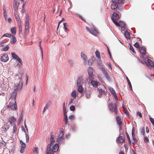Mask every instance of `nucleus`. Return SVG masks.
Instances as JSON below:
<instances>
[{
  "mask_svg": "<svg viewBox=\"0 0 154 154\" xmlns=\"http://www.w3.org/2000/svg\"><path fill=\"white\" fill-rule=\"evenodd\" d=\"M22 87V83H20L17 86H16L14 87V91H20Z\"/></svg>",
  "mask_w": 154,
  "mask_h": 154,
  "instance_id": "nucleus-10",
  "label": "nucleus"
},
{
  "mask_svg": "<svg viewBox=\"0 0 154 154\" xmlns=\"http://www.w3.org/2000/svg\"><path fill=\"white\" fill-rule=\"evenodd\" d=\"M112 4L111 5V9L113 10L116 9L118 7V4L116 2V0H111Z\"/></svg>",
  "mask_w": 154,
  "mask_h": 154,
  "instance_id": "nucleus-5",
  "label": "nucleus"
},
{
  "mask_svg": "<svg viewBox=\"0 0 154 154\" xmlns=\"http://www.w3.org/2000/svg\"><path fill=\"white\" fill-rule=\"evenodd\" d=\"M14 16L17 23H18H18L20 25V23H21V20L20 18L19 17V15L17 12H15L14 13Z\"/></svg>",
  "mask_w": 154,
  "mask_h": 154,
  "instance_id": "nucleus-14",
  "label": "nucleus"
},
{
  "mask_svg": "<svg viewBox=\"0 0 154 154\" xmlns=\"http://www.w3.org/2000/svg\"><path fill=\"white\" fill-rule=\"evenodd\" d=\"M106 91V87L104 86H102L99 87L98 89V97H100L102 95H105Z\"/></svg>",
  "mask_w": 154,
  "mask_h": 154,
  "instance_id": "nucleus-3",
  "label": "nucleus"
},
{
  "mask_svg": "<svg viewBox=\"0 0 154 154\" xmlns=\"http://www.w3.org/2000/svg\"><path fill=\"white\" fill-rule=\"evenodd\" d=\"M71 96L73 97L74 98H75L77 96L76 93V91L75 90L73 91L71 93Z\"/></svg>",
  "mask_w": 154,
  "mask_h": 154,
  "instance_id": "nucleus-33",
  "label": "nucleus"
},
{
  "mask_svg": "<svg viewBox=\"0 0 154 154\" xmlns=\"http://www.w3.org/2000/svg\"><path fill=\"white\" fill-rule=\"evenodd\" d=\"M125 112L127 116H129L128 112L127 109H126L125 110Z\"/></svg>",
  "mask_w": 154,
  "mask_h": 154,
  "instance_id": "nucleus-64",
  "label": "nucleus"
},
{
  "mask_svg": "<svg viewBox=\"0 0 154 154\" xmlns=\"http://www.w3.org/2000/svg\"><path fill=\"white\" fill-rule=\"evenodd\" d=\"M109 108L111 112L114 113L116 116H119V112L116 103L112 104V103L109 104Z\"/></svg>",
  "mask_w": 154,
  "mask_h": 154,
  "instance_id": "nucleus-2",
  "label": "nucleus"
},
{
  "mask_svg": "<svg viewBox=\"0 0 154 154\" xmlns=\"http://www.w3.org/2000/svg\"><path fill=\"white\" fill-rule=\"evenodd\" d=\"M11 37H12V39L10 41V42L11 44H14L16 43V38L13 35L11 36Z\"/></svg>",
  "mask_w": 154,
  "mask_h": 154,
  "instance_id": "nucleus-28",
  "label": "nucleus"
},
{
  "mask_svg": "<svg viewBox=\"0 0 154 154\" xmlns=\"http://www.w3.org/2000/svg\"><path fill=\"white\" fill-rule=\"evenodd\" d=\"M137 116L139 118H140L142 117V116L141 113L138 112L137 113Z\"/></svg>",
  "mask_w": 154,
  "mask_h": 154,
  "instance_id": "nucleus-48",
  "label": "nucleus"
},
{
  "mask_svg": "<svg viewBox=\"0 0 154 154\" xmlns=\"http://www.w3.org/2000/svg\"><path fill=\"white\" fill-rule=\"evenodd\" d=\"M70 109L71 110L74 111L75 109V108L74 106H72L70 107Z\"/></svg>",
  "mask_w": 154,
  "mask_h": 154,
  "instance_id": "nucleus-53",
  "label": "nucleus"
},
{
  "mask_svg": "<svg viewBox=\"0 0 154 154\" xmlns=\"http://www.w3.org/2000/svg\"><path fill=\"white\" fill-rule=\"evenodd\" d=\"M134 46L136 48H140V45L138 42H136L134 44Z\"/></svg>",
  "mask_w": 154,
  "mask_h": 154,
  "instance_id": "nucleus-50",
  "label": "nucleus"
},
{
  "mask_svg": "<svg viewBox=\"0 0 154 154\" xmlns=\"http://www.w3.org/2000/svg\"><path fill=\"white\" fill-rule=\"evenodd\" d=\"M124 35L125 37L127 39H130V35L128 32L127 31L124 32Z\"/></svg>",
  "mask_w": 154,
  "mask_h": 154,
  "instance_id": "nucleus-31",
  "label": "nucleus"
},
{
  "mask_svg": "<svg viewBox=\"0 0 154 154\" xmlns=\"http://www.w3.org/2000/svg\"><path fill=\"white\" fill-rule=\"evenodd\" d=\"M144 142L147 143L149 142V139L148 137L146 136H144Z\"/></svg>",
  "mask_w": 154,
  "mask_h": 154,
  "instance_id": "nucleus-38",
  "label": "nucleus"
},
{
  "mask_svg": "<svg viewBox=\"0 0 154 154\" xmlns=\"http://www.w3.org/2000/svg\"><path fill=\"white\" fill-rule=\"evenodd\" d=\"M12 57L14 58L17 60L20 64H22V61L18 56L15 53L12 52L11 53Z\"/></svg>",
  "mask_w": 154,
  "mask_h": 154,
  "instance_id": "nucleus-7",
  "label": "nucleus"
},
{
  "mask_svg": "<svg viewBox=\"0 0 154 154\" xmlns=\"http://www.w3.org/2000/svg\"><path fill=\"white\" fill-rule=\"evenodd\" d=\"M116 120L117 123L119 125L121 126L122 125V122L121 121V119L120 117L119 116L116 117Z\"/></svg>",
  "mask_w": 154,
  "mask_h": 154,
  "instance_id": "nucleus-27",
  "label": "nucleus"
},
{
  "mask_svg": "<svg viewBox=\"0 0 154 154\" xmlns=\"http://www.w3.org/2000/svg\"><path fill=\"white\" fill-rule=\"evenodd\" d=\"M16 120V119L15 117L11 116L8 119V122H9L10 124L12 123H14Z\"/></svg>",
  "mask_w": 154,
  "mask_h": 154,
  "instance_id": "nucleus-15",
  "label": "nucleus"
},
{
  "mask_svg": "<svg viewBox=\"0 0 154 154\" xmlns=\"http://www.w3.org/2000/svg\"><path fill=\"white\" fill-rule=\"evenodd\" d=\"M118 4H122L124 3V0H118Z\"/></svg>",
  "mask_w": 154,
  "mask_h": 154,
  "instance_id": "nucleus-51",
  "label": "nucleus"
},
{
  "mask_svg": "<svg viewBox=\"0 0 154 154\" xmlns=\"http://www.w3.org/2000/svg\"><path fill=\"white\" fill-rule=\"evenodd\" d=\"M126 136L127 138L128 141L129 142V143L130 145H131V141L130 140V137L129 136V135L128 134V133L127 132H126Z\"/></svg>",
  "mask_w": 154,
  "mask_h": 154,
  "instance_id": "nucleus-39",
  "label": "nucleus"
},
{
  "mask_svg": "<svg viewBox=\"0 0 154 154\" xmlns=\"http://www.w3.org/2000/svg\"><path fill=\"white\" fill-rule=\"evenodd\" d=\"M149 119L150 121H151V123L152 124V125H154V119L153 118H150Z\"/></svg>",
  "mask_w": 154,
  "mask_h": 154,
  "instance_id": "nucleus-58",
  "label": "nucleus"
},
{
  "mask_svg": "<svg viewBox=\"0 0 154 154\" xmlns=\"http://www.w3.org/2000/svg\"><path fill=\"white\" fill-rule=\"evenodd\" d=\"M135 131L134 129V127H133L132 131V136H135Z\"/></svg>",
  "mask_w": 154,
  "mask_h": 154,
  "instance_id": "nucleus-55",
  "label": "nucleus"
},
{
  "mask_svg": "<svg viewBox=\"0 0 154 154\" xmlns=\"http://www.w3.org/2000/svg\"><path fill=\"white\" fill-rule=\"evenodd\" d=\"M68 120V119L67 115H66L65 116H64L63 121L66 125L67 124Z\"/></svg>",
  "mask_w": 154,
  "mask_h": 154,
  "instance_id": "nucleus-37",
  "label": "nucleus"
},
{
  "mask_svg": "<svg viewBox=\"0 0 154 154\" xmlns=\"http://www.w3.org/2000/svg\"><path fill=\"white\" fill-rule=\"evenodd\" d=\"M64 130L63 128H60L59 133L58 134V138H62L64 135Z\"/></svg>",
  "mask_w": 154,
  "mask_h": 154,
  "instance_id": "nucleus-13",
  "label": "nucleus"
},
{
  "mask_svg": "<svg viewBox=\"0 0 154 154\" xmlns=\"http://www.w3.org/2000/svg\"><path fill=\"white\" fill-rule=\"evenodd\" d=\"M11 34H8V33H6L4 34L1 37V38H3V37H10L11 36Z\"/></svg>",
  "mask_w": 154,
  "mask_h": 154,
  "instance_id": "nucleus-36",
  "label": "nucleus"
},
{
  "mask_svg": "<svg viewBox=\"0 0 154 154\" xmlns=\"http://www.w3.org/2000/svg\"><path fill=\"white\" fill-rule=\"evenodd\" d=\"M13 132L14 133H16L17 131V128L16 126V124L15 123H14V124L13 125Z\"/></svg>",
  "mask_w": 154,
  "mask_h": 154,
  "instance_id": "nucleus-44",
  "label": "nucleus"
},
{
  "mask_svg": "<svg viewBox=\"0 0 154 154\" xmlns=\"http://www.w3.org/2000/svg\"><path fill=\"white\" fill-rule=\"evenodd\" d=\"M9 125L8 124L6 123L2 127V129L5 131H6L9 128Z\"/></svg>",
  "mask_w": 154,
  "mask_h": 154,
  "instance_id": "nucleus-26",
  "label": "nucleus"
},
{
  "mask_svg": "<svg viewBox=\"0 0 154 154\" xmlns=\"http://www.w3.org/2000/svg\"><path fill=\"white\" fill-rule=\"evenodd\" d=\"M69 119L71 120H72L74 119V116L73 115H71L69 116Z\"/></svg>",
  "mask_w": 154,
  "mask_h": 154,
  "instance_id": "nucleus-57",
  "label": "nucleus"
},
{
  "mask_svg": "<svg viewBox=\"0 0 154 154\" xmlns=\"http://www.w3.org/2000/svg\"><path fill=\"white\" fill-rule=\"evenodd\" d=\"M8 58L7 54H4L2 56L1 59L2 61L6 62L8 60Z\"/></svg>",
  "mask_w": 154,
  "mask_h": 154,
  "instance_id": "nucleus-6",
  "label": "nucleus"
},
{
  "mask_svg": "<svg viewBox=\"0 0 154 154\" xmlns=\"http://www.w3.org/2000/svg\"><path fill=\"white\" fill-rule=\"evenodd\" d=\"M88 72L90 79H92L94 78L93 75V69L91 67H89L88 69Z\"/></svg>",
  "mask_w": 154,
  "mask_h": 154,
  "instance_id": "nucleus-8",
  "label": "nucleus"
},
{
  "mask_svg": "<svg viewBox=\"0 0 154 154\" xmlns=\"http://www.w3.org/2000/svg\"><path fill=\"white\" fill-rule=\"evenodd\" d=\"M104 74L106 78H108V74L107 72L106 71H104Z\"/></svg>",
  "mask_w": 154,
  "mask_h": 154,
  "instance_id": "nucleus-63",
  "label": "nucleus"
},
{
  "mask_svg": "<svg viewBox=\"0 0 154 154\" xmlns=\"http://www.w3.org/2000/svg\"><path fill=\"white\" fill-rule=\"evenodd\" d=\"M126 80H127V82L128 83V85L129 86L130 89L131 90H132V86L131 85V82H130V81H129L128 78V77H126Z\"/></svg>",
  "mask_w": 154,
  "mask_h": 154,
  "instance_id": "nucleus-34",
  "label": "nucleus"
},
{
  "mask_svg": "<svg viewBox=\"0 0 154 154\" xmlns=\"http://www.w3.org/2000/svg\"><path fill=\"white\" fill-rule=\"evenodd\" d=\"M91 85L94 87H97L100 83L95 80H92L91 82Z\"/></svg>",
  "mask_w": 154,
  "mask_h": 154,
  "instance_id": "nucleus-16",
  "label": "nucleus"
},
{
  "mask_svg": "<svg viewBox=\"0 0 154 154\" xmlns=\"http://www.w3.org/2000/svg\"><path fill=\"white\" fill-rule=\"evenodd\" d=\"M81 58L84 60L85 64H86L87 60V56L84 53L82 52L81 54Z\"/></svg>",
  "mask_w": 154,
  "mask_h": 154,
  "instance_id": "nucleus-17",
  "label": "nucleus"
},
{
  "mask_svg": "<svg viewBox=\"0 0 154 154\" xmlns=\"http://www.w3.org/2000/svg\"><path fill=\"white\" fill-rule=\"evenodd\" d=\"M77 90L78 92L82 93L84 91V88L82 87V85H77Z\"/></svg>",
  "mask_w": 154,
  "mask_h": 154,
  "instance_id": "nucleus-22",
  "label": "nucleus"
},
{
  "mask_svg": "<svg viewBox=\"0 0 154 154\" xmlns=\"http://www.w3.org/2000/svg\"><path fill=\"white\" fill-rule=\"evenodd\" d=\"M6 43L4 41H2L0 42V47H3L4 46V44Z\"/></svg>",
  "mask_w": 154,
  "mask_h": 154,
  "instance_id": "nucleus-43",
  "label": "nucleus"
},
{
  "mask_svg": "<svg viewBox=\"0 0 154 154\" xmlns=\"http://www.w3.org/2000/svg\"><path fill=\"white\" fill-rule=\"evenodd\" d=\"M11 33L13 35H15L16 32V29L15 27H12L11 28Z\"/></svg>",
  "mask_w": 154,
  "mask_h": 154,
  "instance_id": "nucleus-30",
  "label": "nucleus"
},
{
  "mask_svg": "<svg viewBox=\"0 0 154 154\" xmlns=\"http://www.w3.org/2000/svg\"><path fill=\"white\" fill-rule=\"evenodd\" d=\"M129 45H130L129 48H130V50L131 51H132V52H133V53H132V54L135 53V52L134 51V49L133 46L131 45H130V44H129Z\"/></svg>",
  "mask_w": 154,
  "mask_h": 154,
  "instance_id": "nucleus-41",
  "label": "nucleus"
},
{
  "mask_svg": "<svg viewBox=\"0 0 154 154\" xmlns=\"http://www.w3.org/2000/svg\"><path fill=\"white\" fill-rule=\"evenodd\" d=\"M64 27V29H65V31L66 32V31L68 29L67 28V25L66 24V23H63Z\"/></svg>",
  "mask_w": 154,
  "mask_h": 154,
  "instance_id": "nucleus-46",
  "label": "nucleus"
},
{
  "mask_svg": "<svg viewBox=\"0 0 154 154\" xmlns=\"http://www.w3.org/2000/svg\"><path fill=\"white\" fill-rule=\"evenodd\" d=\"M119 27H122V26H125V23H124L123 22H122V21H120L119 22Z\"/></svg>",
  "mask_w": 154,
  "mask_h": 154,
  "instance_id": "nucleus-42",
  "label": "nucleus"
},
{
  "mask_svg": "<svg viewBox=\"0 0 154 154\" xmlns=\"http://www.w3.org/2000/svg\"><path fill=\"white\" fill-rule=\"evenodd\" d=\"M29 16L27 15L26 17L25 25H29Z\"/></svg>",
  "mask_w": 154,
  "mask_h": 154,
  "instance_id": "nucleus-35",
  "label": "nucleus"
},
{
  "mask_svg": "<svg viewBox=\"0 0 154 154\" xmlns=\"http://www.w3.org/2000/svg\"><path fill=\"white\" fill-rule=\"evenodd\" d=\"M9 49V45H7L5 47L3 48L2 50L4 51H6L8 50Z\"/></svg>",
  "mask_w": 154,
  "mask_h": 154,
  "instance_id": "nucleus-40",
  "label": "nucleus"
},
{
  "mask_svg": "<svg viewBox=\"0 0 154 154\" xmlns=\"http://www.w3.org/2000/svg\"><path fill=\"white\" fill-rule=\"evenodd\" d=\"M148 66H149L154 67V63L150 59H148L147 60Z\"/></svg>",
  "mask_w": 154,
  "mask_h": 154,
  "instance_id": "nucleus-23",
  "label": "nucleus"
},
{
  "mask_svg": "<svg viewBox=\"0 0 154 154\" xmlns=\"http://www.w3.org/2000/svg\"><path fill=\"white\" fill-rule=\"evenodd\" d=\"M121 29L122 31H123L124 32L127 31V30L125 29V26H122L121 27Z\"/></svg>",
  "mask_w": 154,
  "mask_h": 154,
  "instance_id": "nucleus-62",
  "label": "nucleus"
},
{
  "mask_svg": "<svg viewBox=\"0 0 154 154\" xmlns=\"http://www.w3.org/2000/svg\"><path fill=\"white\" fill-rule=\"evenodd\" d=\"M86 97L87 98H89L90 96V94L89 92H87L85 94Z\"/></svg>",
  "mask_w": 154,
  "mask_h": 154,
  "instance_id": "nucleus-56",
  "label": "nucleus"
},
{
  "mask_svg": "<svg viewBox=\"0 0 154 154\" xmlns=\"http://www.w3.org/2000/svg\"><path fill=\"white\" fill-rule=\"evenodd\" d=\"M18 25L19 26V32L20 33H22V27L21 26V23H20V24H19L18 23Z\"/></svg>",
  "mask_w": 154,
  "mask_h": 154,
  "instance_id": "nucleus-52",
  "label": "nucleus"
},
{
  "mask_svg": "<svg viewBox=\"0 0 154 154\" xmlns=\"http://www.w3.org/2000/svg\"><path fill=\"white\" fill-rule=\"evenodd\" d=\"M23 115H22L21 114L20 115V118L19 119V120H18V122H19V123H20L21 119H22L23 118Z\"/></svg>",
  "mask_w": 154,
  "mask_h": 154,
  "instance_id": "nucleus-60",
  "label": "nucleus"
},
{
  "mask_svg": "<svg viewBox=\"0 0 154 154\" xmlns=\"http://www.w3.org/2000/svg\"><path fill=\"white\" fill-rule=\"evenodd\" d=\"M118 143H122L125 141L124 137L122 136H120L117 139Z\"/></svg>",
  "mask_w": 154,
  "mask_h": 154,
  "instance_id": "nucleus-18",
  "label": "nucleus"
},
{
  "mask_svg": "<svg viewBox=\"0 0 154 154\" xmlns=\"http://www.w3.org/2000/svg\"><path fill=\"white\" fill-rule=\"evenodd\" d=\"M111 18L112 20H117L119 18V17L117 13L114 12L112 15Z\"/></svg>",
  "mask_w": 154,
  "mask_h": 154,
  "instance_id": "nucleus-12",
  "label": "nucleus"
},
{
  "mask_svg": "<svg viewBox=\"0 0 154 154\" xmlns=\"http://www.w3.org/2000/svg\"><path fill=\"white\" fill-rule=\"evenodd\" d=\"M59 148V146L57 144H55L51 149L50 145H48L46 152V154H54V152H57Z\"/></svg>",
  "mask_w": 154,
  "mask_h": 154,
  "instance_id": "nucleus-1",
  "label": "nucleus"
},
{
  "mask_svg": "<svg viewBox=\"0 0 154 154\" xmlns=\"http://www.w3.org/2000/svg\"><path fill=\"white\" fill-rule=\"evenodd\" d=\"M83 84V77L80 76L79 77L77 80V85H82Z\"/></svg>",
  "mask_w": 154,
  "mask_h": 154,
  "instance_id": "nucleus-9",
  "label": "nucleus"
},
{
  "mask_svg": "<svg viewBox=\"0 0 154 154\" xmlns=\"http://www.w3.org/2000/svg\"><path fill=\"white\" fill-rule=\"evenodd\" d=\"M25 35H28L29 32V25H25Z\"/></svg>",
  "mask_w": 154,
  "mask_h": 154,
  "instance_id": "nucleus-21",
  "label": "nucleus"
},
{
  "mask_svg": "<svg viewBox=\"0 0 154 154\" xmlns=\"http://www.w3.org/2000/svg\"><path fill=\"white\" fill-rule=\"evenodd\" d=\"M95 54L97 58V60L99 62L101 60L100 57V52L98 51H96L95 52Z\"/></svg>",
  "mask_w": 154,
  "mask_h": 154,
  "instance_id": "nucleus-20",
  "label": "nucleus"
},
{
  "mask_svg": "<svg viewBox=\"0 0 154 154\" xmlns=\"http://www.w3.org/2000/svg\"><path fill=\"white\" fill-rule=\"evenodd\" d=\"M95 60V57L94 56H91L88 60V64L89 65H91Z\"/></svg>",
  "mask_w": 154,
  "mask_h": 154,
  "instance_id": "nucleus-19",
  "label": "nucleus"
},
{
  "mask_svg": "<svg viewBox=\"0 0 154 154\" xmlns=\"http://www.w3.org/2000/svg\"><path fill=\"white\" fill-rule=\"evenodd\" d=\"M140 131L141 133L143 135H144L145 133L144 128H141L140 129Z\"/></svg>",
  "mask_w": 154,
  "mask_h": 154,
  "instance_id": "nucleus-45",
  "label": "nucleus"
},
{
  "mask_svg": "<svg viewBox=\"0 0 154 154\" xmlns=\"http://www.w3.org/2000/svg\"><path fill=\"white\" fill-rule=\"evenodd\" d=\"M26 142L28 143L29 142V137L27 134H26Z\"/></svg>",
  "mask_w": 154,
  "mask_h": 154,
  "instance_id": "nucleus-54",
  "label": "nucleus"
},
{
  "mask_svg": "<svg viewBox=\"0 0 154 154\" xmlns=\"http://www.w3.org/2000/svg\"><path fill=\"white\" fill-rule=\"evenodd\" d=\"M16 95V93L15 92H12L11 94V98L14 99V101H15V100Z\"/></svg>",
  "mask_w": 154,
  "mask_h": 154,
  "instance_id": "nucleus-32",
  "label": "nucleus"
},
{
  "mask_svg": "<svg viewBox=\"0 0 154 154\" xmlns=\"http://www.w3.org/2000/svg\"><path fill=\"white\" fill-rule=\"evenodd\" d=\"M113 23L117 26H119V23H118L116 20H112Z\"/></svg>",
  "mask_w": 154,
  "mask_h": 154,
  "instance_id": "nucleus-49",
  "label": "nucleus"
},
{
  "mask_svg": "<svg viewBox=\"0 0 154 154\" xmlns=\"http://www.w3.org/2000/svg\"><path fill=\"white\" fill-rule=\"evenodd\" d=\"M135 136H132L133 139L134 143H136L137 142V139L134 137Z\"/></svg>",
  "mask_w": 154,
  "mask_h": 154,
  "instance_id": "nucleus-61",
  "label": "nucleus"
},
{
  "mask_svg": "<svg viewBox=\"0 0 154 154\" xmlns=\"http://www.w3.org/2000/svg\"><path fill=\"white\" fill-rule=\"evenodd\" d=\"M33 151L34 152L38 153V148L36 147H35L33 149Z\"/></svg>",
  "mask_w": 154,
  "mask_h": 154,
  "instance_id": "nucleus-47",
  "label": "nucleus"
},
{
  "mask_svg": "<svg viewBox=\"0 0 154 154\" xmlns=\"http://www.w3.org/2000/svg\"><path fill=\"white\" fill-rule=\"evenodd\" d=\"M109 89L110 90L111 92L114 95L115 99H118L117 97L116 94V93L114 90L113 89V88H109Z\"/></svg>",
  "mask_w": 154,
  "mask_h": 154,
  "instance_id": "nucleus-24",
  "label": "nucleus"
},
{
  "mask_svg": "<svg viewBox=\"0 0 154 154\" xmlns=\"http://www.w3.org/2000/svg\"><path fill=\"white\" fill-rule=\"evenodd\" d=\"M139 49L141 54H145L146 53V50L144 48L140 47L139 48Z\"/></svg>",
  "mask_w": 154,
  "mask_h": 154,
  "instance_id": "nucleus-25",
  "label": "nucleus"
},
{
  "mask_svg": "<svg viewBox=\"0 0 154 154\" xmlns=\"http://www.w3.org/2000/svg\"><path fill=\"white\" fill-rule=\"evenodd\" d=\"M90 33L92 34L95 35L97 34V31L94 29H90Z\"/></svg>",
  "mask_w": 154,
  "mask_h": 154,
  "instance_id": "nucleus-29",
  "label": "nucleus"
},
{
  "mask_svg": "<svg viewBox=\"0 0 154 154\" xmlns=\"http://www.w3.org/2000/svg\"><path fill=\"white\" fill-rule=\"evenodd\" d=\"M14 103H12L10 102L8 107L10 110L14 109H17V105L16 104V101H14Z\"/></svg>",
  "mask_w": 154,
  "mask_h": 154,
  "instance_id": "nucleus-4",
  "label": "nucleus"
},
{
  "mask_svg": "<svg viewBox=\"0 0 154 154\" xmlns=\"http://www.w3.org/2000/svg\"><path fill=\"white\" fill-rule=\"evenodd\" d=\"M54 139H51V142L50 143V145L51 146V145H53L54 144Z\"/></svg>",
  "mask_w": 154,
  "mask_h": 154,
  "instance_id": "nucleus-59",
  "label": "nucleus"
},
{
  "mask_svg": "<svg viewBox=\"0 0 154 154\" xmlns=\"http://www.w3.org/2000/svg\"><path fill=\"white\" fill-rule=\"evenodd\" d=\"M20 143L21 144V149L20 151L21 153H23L24 152V149L26 146V144L23 142L21 140H20Z\"/></svg>",
  "mask_w": 154,
  "mask_h": 154,
  "instance_id": "nucleus-11",
  "label": "nucleus"
}]
</instances>
